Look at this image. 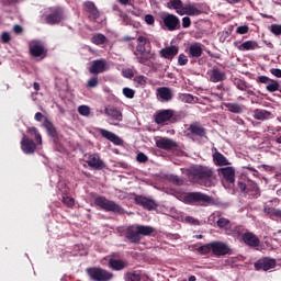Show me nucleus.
Segmentation results:
<instances>
[{"label": "nucleus", "mask_w": 281, "mask_h": 281, "mask_svg": "<svg viewBox=\"0 0 281 281\" xmlns=\"http://www.w3.org/2000/svg\"><path fill=\"white\" fill-rule=\"evenodd\" d=\"M235 47H237L239 52H249L251 49H256V47H258V43L254 41H246L241 44H238V42H235Z\"/></svg>", "instance_id": "2f4dec72"}, {"label": "nucleus", "mask_w": 281, "mask_h": 281, "mask_svg": "<svg viewBox=\"0 0 281 281\" xmlns=\"http://www.w3.org/2000/svg\"><path fill=\"white\" fill-rule=\"evenodd\" d=\"M156 146L161 150H172L173 148H177V142L170 138L160 137L156 139Z\"/></svg>", "instance_id": "6ab92c4d"}, {"label": "nucleus", "mask_w": 281, "mask_h": 281, "mask_svg": "<svg viewBox=\"0 0 281 281\" xmlns=\"http://www.w3.org/2000/svg\"><path fill=\"white\" fill-rule=\"evenodd\" d=\"M63 19V11L60 9H54L52 13L46 15L45 22L47 23V25H58V23H60Z\"/></svg>", "instance_id": "dca6fc26"}, {"label": "nucleus", "mask_w": 281, "mask_h": 281, "mask_svg": "<svg viewBox=\"0 0 281 281\" xmlns=\"http://www.w3.org/2000/svg\"><path fill=\"white\" fill-rule=\"evenodd\" d=\"M212 254L216 256V258H221V256H227V254L232 252V248L229 245L223 241H212Z\"/></svg>", "instance_id": "9d476101"}, {"label": "nucleus", "mask_w": 281, "mask_h": 281, "mask_svg": "<svg viewBox=\"0 0 281 281\" xmlns=\"http://www.w3.org/2000/svg\"><path fill=\"white\" fill-rule=\"evenodd\" d=\"M94 205L104 212H113V214H124V209L115 201L109 200L105 196L94 199Z\"/></svg>", "instance_id": "20e7f679"}, {"label": "nucleus", "mask_w": 281, "mask_h": 281, "mask_svg": "<svg viewBox=\"0 0 281 281\" xmlns=\"http://www.w3.org/2000/svg\"><path fill=\"white\" fill-rule=\"evenodd\" d=\"M104 114L106 115V117H109V122L110 124H112V126H120V122H122V120L124 119V116L122 115V110H120L115 105L105 106Z\"/></svg>", "instance_id": "6e6552de"}, {"label": "nucleus", "mask_w": 281, "mask_h": 281, "mask_svg": "<svg viewBox=\"0 0 281 281\" xmlns=\"http://www.w3.org/2000/svg\"><path fill=\"white\" fill-rule=\"evenodd\" d=\"M98 82H99V79L98 77H92L88 80L87 82V87L88 89H95V87H98Z\"/></svg>", "instance_id": "603ef678"}, {"label": "nucleus", "mask_w": 281, "mask_h": 281, "mask_svg": "<svg viewBox=\"0 0 281 281\" xmlns=\"http://www.w3.org/2000/svg\"><path fill=\"white\" fill-rule=\"evenodd\" d=\"M241 240L247 245L248 247H259L260 246V238L256 236V234L251 232H246L241 235Z\"/></svg>", "instance_id": "a211bd4d"}, {"label": "nucleus", "mask_w": 281, "mask_h": 281, "mask_svg": "<svg viewBox=\"0 0 281 281\" xmlns=\"http://www.w3.org/2000/svg\"><path fill=\"white\" fill-rule=\"evenodd\" d=\"M196 251L198 254H201V256H207V254L212 251V243L200 246L199 248H196Z\"/></svg>", "instance_id": "58836bf2"}, {"label": "nucleus", "mask_w": 281, "mask_h": 281, "mask_svg": "<svg viewBox=\"0 0 281 281\" xmlns=\"http://www.w3.org/2000/svg\"><path fill=\"white\" fill-rule=\"evenodd\" d=\"M108 267H110V269L113 271H122L128 267V262L120 259H110L108 261Z\"/></svg>", "instance_id": "c85d7f7f"}, {"label": "nucleus", "mask_w": 281, "mask_h": 281, "mask_svg": "<svg viewBox=\"0 0 281 281\" xmlns=\"http://www.w3.org/2000/svg\"><path fill=\"white\" fill-rule=\"evenodd\" d=\"M225 106L231 113L240 114L245 111V105L240 103H226Z\"/></svg>", "instance_id": "c9c22d12"}, {"label": "nucleus", "mask_w": 281, "mask_h": 281, "mask_svg": "<svg viewBox=\"0 0 281 281\" xmlns=\"http://www.w3.org/2000/svg\"><path fill=\"white\" fill-rule=\"evenodd\" d=\"M271 80L272 79L267 76H259L257 82H261V85H269Z\"/></svg>", "instance_id": "052dcab7"}, {"label": "nucleus", "mask_w": 281, "mask_h": 281, "mask_svg": "<svg viewBox=\"0 0 281 281\" xmlns=\"http://www.w3.org/2000/svg\"><path fill=\"white\" fill-rule=\"evenodd\" d=\"M236 32L237 34H247L249 32V26L247 25L238 26Z\"/></svg>", "instance_id": "e2e57ef3"}, {"label": "nucleus", "mask_w": 281, "mask_h": 281, "mask_svg": "<svg viewBox=\"0 0 281 281\" xmlns=\"http://www.w3.org/2000/svg\"><path fill=\"white\" fill-rule=\"evenodd\" d=\"M87 164L90 168H93L94 170H102L104 168V161L100 159V155L92 154L88 157Z\"/></svg>", "instance_id": "393cba45"}, {"label": "nucleus", "mask_w": 281, "mask_h": 281, "mask_svg": "<svg viewBox=\"0 0 281 281\" xmlns=\"http://www.w3.org/2000/svg\"><path fill=\"white\" fill-rule=\"evenodd\" d=\"M21 148L24 155H34V153L36 151V143H34L33 139L27 138L25 135H23V138L21 139Z\"/></svg>", "instance_id": "4468645a"}, {"label": "nucleus", "mask_w": 281, "mask_h": 281, "mask_svg": "<svg viewBox=\"0 0 281 281\" xmlns=\"http://www.w3.org/2000/svg\"><path fill=\"white\" fill-rule=\"evenodd\" d=\"M155 232L153 226H144L139 224H133L125 231V238L130 243L137 244L142 240V236H150Z\"/></svg>", "instance_id": "7ed1b4c3"}, {"label": "nucleus", "mask_w": 281, "mask_h": 281, "mask_svg": "<svg viewBox=\"0 0 281 281\" xmlns=\"http://www.w3.org/2000/svg\"><path fill=\"white\" fill-rule=\"evenodd\" d=\"M203 56V44L193 43L189 46V57L190 58H201Z\"/></svg>", "instance_id": "cd10ccee"}, {"label": "nucleus", "mask_w": 281, "mask_h": 281, "mask_svg": "<svg viewBox=\"0 0 281 281\" xmlns=\"http://www.w3.org/2000/svg\"><path fill=\"white\" fill-rule=\"evenodd\" d=\"M223 216V213L220 211H215L213 212L210 216H209V223L214 224L216 223V225H218V221L220 218Z\"/></svg>", "instance_id": "79ce46f5"}, {"label": "nucleus", "mask_w": 281, "mask_h": 281, "mask_svg": "<svg viewBox=\"0 0 281 281\" xmlns=\"http://www.w3.org/2000/svg\"><path fill=\"white\" fill-rule=\"evenodd\" d=\"M122 76L124 78H133V76H135V74H133V70H131V68H127V69L122 70Z\"/></svg>", "instance_id": "680f3d73"}, {"label": "nucleus", "mask_w": 281, "mask_h": 281, "mask_svg": "<svg viewBox=\"0 0 281 281\" xmlns=\"http://www.w3.org/2000/svg\"><path fill=\"white\" fill-rule=\"evenodd\" d=\"M184 201L187 203H199L200 205H214V198L201 192L189 193Z\"/></svg>", "instance_id": "423d86ee"}, {"label": "nucleus", "mask_w": 281, "mask_h": 281, "mask_svg": "<svg viewBox=\"0 0 281 281\" xmlns=\"http://www.w3.org/2000/svg\"><path fill=\"white\" fill-rule=\"evenodd\" d=\"M217 227L220 229H224V232L228 234L229 229H232V222L222 216L220 220H217Z\"/></svg>", "instance_id": "e433bc0d"}, {"label": "nucleus", "mask_w": 281, "mask_h": 281, "mask_svg": "<svg viewBox=\"0 0 281 281\" xmlns=\"http://www.w3.org/2000/svg\"><path fill=\"white\" fill-rule=\"evenodd\" d=\"M27 133H31V135L35 136V142H37V144H43V137L41 136L36 127H29Z\"/></svg>", "instance_id": "37998d69"}, {"label": "nucleus", "mask_w": 281, "mask_h": 281, "mask_svg": "<svg viewBox=\"0 0 281 281\" xmlns=\"http://www.w3.org/2000/svg\"><path fill=\"white\" fill-rule=\"evenodd\" d=\"M63 203H65V205H67L68 207H74L76 201L74 200V198L63 195Z\"/></svg>", "instance_id": "3c124183"}, {"label": "nucleus", "mask_w": 281, "mask_h": 281, "mask_svg": "<svg viewBox=\"0 0 281 281\" xmlns=\"http://www.w3.org/2000/svg\"><path fill=\"white\" fill-rule=\"evenodd\" d=\"M157 95L160 102H170L172 100V90L168 87L158 88Z\"/></svg>", "instance_id": "bb28decb"}, {"label": "nucleus", "mask_w": 281, "mask_h": 281, "mask_svg": "<svg viewBox=\"0 0 281 281\" xmlns=\"http://www.w3.org/2000/svg\"><path fill=\"white\" fill-rule=\"evenodd\" d=\"M160 57L166 58V60H172L175 56L179 54V46L171 45L159 50Z\"/></svg>", "instance_id": "f3484780"}, {"label": "nucleus", "mask_w": 281, "mask_h": 281, "mask_svg": "<svg viewBox=\"0 0 281 281\" xmlns=\"http://www.w3.org/2000/svg\"><path fill=\"white\" fill-rule=\"evenodd\" d=\"M2 43H10V33L3 32L1 35Z\"/></svg>", "instance_id": "69168bd1"}, {"label": "nucleus", "mask_w": 281, "mask_h": 281, "mask_svg": "<svg viewBox=\"0 0 281 281\" xmlns=\"http://www.w3.org/2000/svg\"><path fill=\"white\" fill-rule=\"evenodd\" d=\"M190 25H192V20L190 19V16L182 18V27H184V30H188Z\"/></svg>", "instance_id": "13d9d810"}, {"label": "nucleus", "mask_w": 281, "mask_h": 281, "mask_svg": "<svg viewBox=\"0 0 281 281\" xmlns=\"http://www.w3.org/2000/svg\"><path fill=\"white\" fill-rule=\"evenodd\" d=\"M145 23L147 25H155V16L153 14L145 15Z\"/></svg>", "instance_id": "bf43d9fd"}, {"label": "nucleus", "mask_w": 281, "mask_h": 281, "mask_svg": "<svg viewBox=\"0 0 281 281\" xmlns=\"http://www.w3.org/2000/svg\"><path fill=\"white\" fill-rule=\"evenodd\" d=\"M234 85L239 91H247V82L245 80L235 79Z\"/></svg>", "instance_id": "49530a36"}, {"label": "nucleus", "mask_w": 281, "mask_h": 281, "mask_svg": "<svg viewBox=\"0 0 281 281\" xmlns=\"http://www.w3.org/2000/svg\"><path fill=\"white\" fill-rule=\"evenodd\" d=\"M106 42V36L102 33H97L91 37V43L93 45H104Z\"/></svg>", "instance_id": "4c0bfd02"}, {"label": "nucleus", "mask_w": 281, "mask_h": 281, "mask_svg": "<svg viewBox=\"0 0 281 281\" xmlns=\"http://www.w3.org/2000/svg\"><path fill=\"white\" fill-rule=\"evenodd\" d=\"M30 54L34 58H38L45 54V45L38 41H33L30 43Z\"/></svg>", "instance_id": "aec40b11"}, {"label": "nucleus", "mask_w": 281, "mask_h": 281, "mask_svg": "<svg viewBox=\"0 0 281 281\" xmlns=\"http://www.w3.org/2000/svg\"><path fill=\"white\" fill-rule=\"evenodd\" d=\"M183 1L181 0H169L167 3V8L169 10H176L177 14L181 16V13L183 12Z\"/></svg>", "instance_id": "473e14b6"}, {"label": "nucleus", "mask_w": 281, "mask_h": 281, "mask_svg": "<svg viewBox=\"0 0 281 281\" xmlns=\"http://www.w3.org/2000/svg\"><path fill=\"white\" fill-rule=\"evenodd\" d=\"M13 32H15V34H21V32H23V27L19 24H15L13 26Z\"/></svg>", "instance_id": "338daca9"}, {"label": "nucleus", "mask_w": 281, "mask_h": 281, "mask_svg": "<svg viewBox=\"0 0 281 281\" xmlns=\"http://www.w3.org/2000/svg\"><path fill=\"white\" fill-rule=\"evenodd\" d=\"M135 203L142 205L145 210H155V207H157V203H155L153 199L143 195H136Z\"/></svg>", "instance_id": "5701e85b"}, {"label": "nucleus", "mask_w": 281, "mask_h": 281, "mask_svg": "<svg viewBox=\"0 0 281 281\" xmlns=\"http://www.w3.org/2000/svg\"><path fill=\"white\" fill-rule=\"evenodd\" d=\"M184 223H188L189 225H200L199 220H196L192 216H186Z\"/></svg>", "instance_id": "4d7b16f0"}, {"label": "nucleus", "mask_w": 281, "mask_h": 281, "mask_svg": "<svg viewBox=\"0 0 281 281\" xmlns=\"http://www.w3.org/2000/svg\"><path fill=\"white\" fill-rule=\"evenodd\" d=\"M178 65L180 67H183L184 65H188V56H186V54H180L178 56Z\"/></svg>", "instance_id": "864d4df0"}, {"label": "nucleus", "mask_w": 281, "mask_h": 281, "mask_svg": "<svg viewBox=\"0 0 281 281\" xmlns=\"http://www.w3.org/2000/svg\"><path fill=\"white\" fill-rule=\"evenodd\" d=\"M232 33L229 31H223L220 33V43H225Z\"/></svg>", "instance_id": "6e6d98bb"}, {"label": "nucleus", "mask_w": 281, "mask_h": 281, "mask_svg": "<svg viewBox=\"0 0 281 281\" xmlns=\"http://www.w3.org/2000/svg\"><path fill=\"white\" fill-rule=\"evenodd\" d=\"M270 74H272V76H276V78H281V69L280 68L270 69Z\"/></svg>", "instance_id": "0e129e2a"}, {"label": "nucleus", "mask_w": 281, "mask_h": 281, "mask_svg": "<svg viewBox=\"0 0 281 281\" xmlns=\"http://www.w3.org/2000/svg\"><path fill=\"white\" fill-rule=\"evenodd\" d=\"M210 82H225L227 80V72L224 70H221V68L214 66L212 69H210L207 72Z\"/></svg>", "instance_id": "1a4fd4ad"}, {"label": "nucleus", "mask_w": 281, "mask_h": 281, "mask_svg": "<svg viewBox=\"0 0 281 281\" xmlns=\"http://www.w3.org/2000/svg\"><path fill=\"white\" fill-rule=\"evenodd\" d=\"M267 91H269L270 93H273L276 91L280 90V82L276 81V80H271L267 87H266Z\"/></svg>", "instance_id": "ea45409f"}, {"label": "nucleus", "mask_w": 281, "mask_h": 281, "mask_svg": "<svg viewBox=\"0 0 281 281\" xmlns=\"http://www.w3.org/2000/svg\"><path fill=\"white\" fill-rule=\"evenodd\" d=\"M270 32L274 34V36H281V24H272L270 26Z\"/></svg>", "instance_id": "8fccbe9b"}, {"label": "nucleus", "mask_w": 281, "mask_h": 281, "mask_svg": "<svg viewBox=\"0 0 281 281\" xmlns=\"http://www.w3.org/2000/svg\"><path fill=\"white\" fill-rule=\"evenodd\" d=\"M123 95L128 100H133V98H135V90L132 88H123Z\"/></svg>", "instance_id": "09e8293b"}, {"label": "nucleus", "mask_w": 281, "mask_h": 281, "mask_svg": "<svg viewBox=\"0 0 281 281\" xmlns=\"http://www.w3.org/2000/svg\"><path fill=\"white\" fill-rule=\"evenodd\" d=\"M83 10L88 13V19H90V21L98 23V19H100V11L98 10V7H95V3L86 1L83 3Z\"/></svg>", "instance_id": "9b49d317"}, {"label": "nucleus", "mask_w": 281, "mask_h": 281, "mask_svg": "<svg viewBox=\"0 0 281 281\" xmlns=\"http://www.w3.org/2000/svg\"><path fill=\"white\" fill-rule=\"evenodd\" d=\"M90 74L98 76V74H104L106 71V60L97 59L92 61V65L89 68Z\"/></svg>", "instance_id": "412c9836"}, {"label": "nucleus", "mask_w": 281, "mask_h": 281, "mask_svg": "<svg viewBox=\"0 0 281 281\" xmlns=\"http://www.w3.org/2000/svg\"><path fill=\"white\" fill-rule=\"evenodd\" d=\"M274 267L276 259L271 258L259 259L257 262H255L256 271H269V269H274Z\"/></svg>", "instance_id": "ddd939ff"}, {"label": "nucleus", "mask_w": 281, "mask_h": 281, "mask_svg": "<svg viewBox=\"0 0 281 281\" xmlns=\"http://www.w3.org/2000/svg\"><path fill=\"white\" fill-rule=\"evenodd\" d=\"M186 14L187 16H199L201 15V10L196 8V4L188 3L182 8V13H180V16H183Z\"/></svg>", "instance_id": "a878e982"}, {"label": "nucleus", "mask_w": 281, "mask_h": 281, "mask_svg": "<svg viewBox=\"0 0 281 281\" xmlns=\"http://www.w3.org/2000/svg\"><path fill=\"white\" fill-rule=\"evenodd\" d=\"M187 175L191 183H199V186H204L205 188H212L214 184V170L210 167H191L188 169Z\"/></svg>", "instance_id": "f257e3e1"}, {"label": "nucleus", "mask_w": 281, "mask_h": 281, "mask_svg": "<svg viewBox=\"0 0 281 281\" xmlns=\"http://www.w3.org/2000/svg\"><path fill=\"white\" fill-rule=\"evenodd\" d=\"M134 81L136 82V85H138L139 87H146V83L148 82V78H146V76L140 75V76H136L134 78Z\"/></svg>", "instance_id": "de8ad7c7"}, {"label": "nucleus", "mask_w": 281, "mask_h": 281, "mask_svg": "<svg viewBox=\"0 0 281 281\" xmlns=\"http://www.w3.org/2000/svg\"><path fill=\"white\" fill-rule=\"evenodd\" d=\"M252 117L255 120H260V121H265V120H269V117H271V112L267 111V110H260V109H256L254 111V115Z\"/></svg>", "instance_id": "f704fd0d"}, {"label": "nucleus", "mask_w": 281, "mask_h": 281, "mask_svg": "<svg viewBox=\"0 0 281 281\" xmlns=\"http://www.w3.org/2000/svg\"><path fill=\"white\" fill-rule=\"evenodd\" d=\"M213 161L215 166H232V162L225 157L221 151L215 149V153L213 154Z\"/></svg>", "instance_id": "c756f323"}, {"label": "nucleus", "mask_w": 281, "mask_h": 281, "mask_svg": "<svg viewBox=\"0 0 281 281\" xmlns=\"http://www.w3.org/2000/svg\"><path fill=\"white\" fill-rule=\"evenodd\" d=\"M179 100L186 104H192L194 102V95L190 93H181L179 94Z\"/></svg>", "instance_id": "a19ab883"}, {"label": "nucleus", "mask_w": 281, "mask_h": 281, "mask_svg": "<svg viewBox=\"0 0 281 281\" xmlns=\"http://www.w3.org/2000/svg\"><path fill=\"white\" fill-rule=\"evenodd\" d=\"M146 280H150L148 279V277L140 274L139 271H128L125 274V281H146Z\"/></svg>", "instance_id": "7c9ffc66"}, {"label": "nucleus", "mask_w": 281, "mask_h": 281, "mask_svg": "<svg viewBox=\"0 0 281 281\" xmlns=\"http://www.w3.org/2000/svg\"><path fill=\"white\" fill-rule=\"evenodd\" d=\"M228 236H243V227L241 226H234L228 231Z\"/></svg>", "instance_id": "c03bdc74"}, {"label": "nucleus", "mask_w": 281, "mask_h": 281, "mask_svg": "<svg viewBox=\"0 0 281 281\" xmlns=\"http://www.w3.org/2000/svg\"><path fill=\"white\" fill-rule=\"evenodd\" d=\"M188 131L191 135H195L196 137H207V130H205L199 122L190 124Z\"/></svg>", "instance_id": "4be33fe9"}, {"label": "nucleus", "mask_w": 281, "mask_h": 281, "mask_svg": "<svg viewBox=\"0 0 281 281\" xmlns=\"http://www.w3.org/2000/svg\"><path fill=\"white\" fill-rule=\"evenodd\" d=\"M99 133H100L101 137H104V139L112 142V144H114V146H122V144H124V140H122L120 138V136H117L115 133H113L109 130L99 128Z\"/></svg>", "instance_id": "2eb2a0df"}, {"label": "nucleus", "mask_w": 281, "mask_h": 281, "mask_svg": "<svg viewBox=\"0 0 281 281\" xmlns=\"http://www.w3.org/2000/svg\"><path fill=\"white\" fill-rule=\"evenodd\" d=\"M87 274L92 281H110L113 280V274L109 270L102 268L92 267L87 268Z\"/></svg>", "instance_id": "39448f33"}, {"label": "nucleus", "mask_w": 281, "mask_h": 281, "mask_svg": "<svg viewBox=\"0 0 281 281\" xmlns=\"http://www.w3.org/2000/svg\"><path fill=\"white\" fill-rule=\"evenodd\" d=\"M43 126H44V128H46L47 135H49V137H53V138L57 137L58 132H56V127L54 126L53 122L45 119L44 122H43Z\"/></svg>", "instance_id": "72a5a7b5"}, {"label": "nucleus", "mask_w": 281, "mask_h": 281, "mask_svg": "<svg viewBox=\"0 0 281 281\" xmlns=\"http://www.w3.org/2000/svg\"><path fill=\"white\" fill-rule=\"evenodd\" d=\"M160 19L164 23L165 30H168V32H175L181 27V21L179 20V16L172 13H164L160 15Z\"/></svg>", "instance_id": "0eeeda50"}, {"label": "nucleus", "mask_w": 281, "mask_h": 281, "mask_svg": "<svg viewBox=\"0 0 281 281\" xmlns=\"http://www.w3.org/2000/svg\"><path fill=\"white\" fill-rule=\"evenodd\" d=\"M218 172L227 183H234V181H236V171L233 167L220 168Z\"/></svg>", "instance_id": "b1692460"}, {"label": "nucleus", "mask_w": 281, "mask_h": 281, "mask_svg": "<svg viewBox=\"0 0 281 281\" xmlns=\"http://www.w3.org/2000/svg\"><path fill=\"white\" fill-rule=\"evenodd\" d=\"M136 161H138V164H146V161H148V156H146L144 153H138L136 156Z\"/></svg>", "instance_id": "5fc2aeb1"}, {"label": "nucleus", "mask_w": 281, "mask_h": 281, "mask_svg": "<svg viewBox=\"0 0 281 281\" xmlns=\"http://www.w3.org/2000/svg\"><path fill=\"white\" fill-rule=\"evenodd\" d=\"M78 113L83 117H89V115H91V108H89V105H80L78 108Z\"/></svg>", "instance_id": "a18cd8bd"}, {"label": "nucleus", "mask_w": 281, "mask_h": 281, "mask_svg": "<svg viewBox=\"0 0 281 281\" xmlns=\"http://www.w3.org/2000/svg\"><path fill=\"white\" fill-rule=\"evenodd\" d=\"M35 120H36V122H43V113L36 112L35 113Z\"/></svg>", "instance_id": "774afa93"}, {"label": "nucleus", "mask_w": 281, "mask_h": 281, "mask_svg": "<svg viewBox=\"0 0 281 281\" xmlns=\"http://www.w3.org/2000/svg\"><path fill=\"white\" fill-rule=\"evenodd\" d=\"M173 116L175 110H160L156 113L155 122L156 124H168Z\"/></svg>", "instance_id": "f8f14e48"}, {"label": "nucleus", "mask_w": 281, "mask_h": 281, "mask_svg": "<svg viewBox=\"0 0 281 281\" xmlns=\"http://www.w3.org/2000/svg\"><path fill=\"white\" fill-rule=\"evenodd\" d=\"M136 43V49L133 54L136 56L137 61L140 65H150V60H155V53L150 52V49L146 47L148 40L140 35L137 37Z\"/></svg>", "instance_id": "f03ea898"}]
</instances>
